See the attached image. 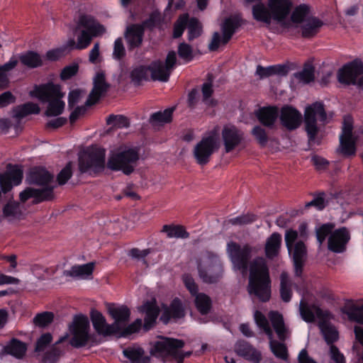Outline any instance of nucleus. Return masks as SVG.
Here are the masks:
<instances>
[{"mask_svg":"<svg viewBox=\"0 0 363 363\" xmlns=\"http://www.w3.org/2000/svg\"><path fill=\"white\" fill-rule=\"evenodd\" d=\"M230 259L235 270L245 274L249 269L247 291L262 302H267L271 297V279L265 258L257 257L250 262L254 248L249 244L241 245L230 242L227 245Z\"/></svg>","mask_w":363,"mask_h":363,"instance_id":"obj_1","label":"nucleus"},{"mask_svg":"<svg viewBox=\"0 0 363 363\" xmlns=\"http://www.w3.org/2000/svg\"><path fill=\"white\" fill-rule=\"evenodd\" d=\"M292 9L290 0H267L264 3L254 4L252 8L253 18L259 22L270 24L272 20L278 23L283 22L289 15Z\"/></svg>","mask_w":363,"mask_h":363,"instance_id":"obj_2","label":"nucleus"},{"mask_svg":"<svg viewBox=\"0 0 363 363\" xmlns=\"http://www.w3.org/2000/svg\"><path fill=\"white\" fill-rule=\"evenodd\" d=\"M317 116L322 122H325L327 119L324 105L321 102L313 103L308 106L304 112L305 130L310 146L319 145L321 143V138L318 137L319 128L317 126Z\"/></svg>","mask_w":363,"mask_h":363,"instance_id":"obj_3","label":"nucleus"},{"mask_svg":"<svg viewBox=\"0 0 363 363\" xmlns=\"http://www.w3.org/2000/svg\"><path fill=\"white\" fill-rule=\"evenodd\" d=\"M106 151L104 148L91 147L79 159V169L81 173L97 174L105 167Z\"/></svg>","mask_w":363,"mask_h":363,"instance_id":"obj_4","label":"nucleus"},{"mask_svg":"<svg viewBox=\"0 0 363 363\" xmlns=\"http://www.w3.org/2000/svg\"><path fill=\"white\" fill-rule=\"evenodd\" d=\"M68 328L72 335L69 344L73 347L80 348L88 344L91 335H89L90 324L87 316L83 314L75 315Z\"/></svg>","mask_w":363,"mask_h":363,"instance_id":"obj_5","label":"nucleus"},{"mask_svg":"<svg viewBox=\"0 0 363 363\" xmlns=\"http://www.w3.org/2000/svg\"><path fill=\"white\" fill-rule=\"evenodd\" d=\"M138 160V150L130 148L111 155L108 160L107 167L113 171L121 170L129 175L133 172Z\"/></svg>","mask_w":363,"mask_h":363,"instance_id":"obj_6","label":"nucleus"},{"mask_svg":"<svg viewBox=\"0 0 363 363\" xmlns=\"http://www.w3.org/2000/svg\"><path fill=\"white\" fill-rule=\"evenodd\" d=\"M220 143L216 133L212 132L202 139L195 145L193 155L198 164L204 166L207 164L212 155L218 150Z\"/></svg>","mask_w":363,"mask_h":363,"instance_id":"obj_7","label":"nucleus"},{"mask_svg":"<svg viewBox=\"0 0 363 363\" xmlns=\"http://www.w3.org/2000/svg\"><path fill=\"white\" fill-rule=\"evenodd\" d=\"M185 342L182 340L160 337L159 340L152 343L151 355L156 357L175 358L177 351L184 347Z\"/></svg>","mask_w":363,"mask_h":363,"instance_id":"obj_8","label":"nucleus"},{"mask_svg":"<svg viewBox=\"0 0 363 363\" xmlns=\"http://www.w3.org/2000/svg\"><path fill=\"white\" fill-rule=\"evenodd\" d=\"M177 62V54L174 51L168 52L164 63L160 60L152 62L149 66L152 80L167 82Z\"/></svg>","mask_w":363,"mask_h":363,"instance_id":"obj_9","label":"nucleus"},{"mask_svg":"<svg viewBox=\"0 0 363 363\" xmlns=\"http://www.w3.org/2000/svg\"><path fill=\"white\" fill-rule=\"evenodd\" d=\"M240 26L239 20L235 17H230L225 20L221 26L223 38L220 39V35L218 32L213 34L211 43L208 45V49L211 51L218 50L220 43L223 45L227 44L235 33L236 29Z\"/></svg>","mask_w":363,"mask_h":363,"instance_id":"obj_10","label":"nucleus"},{"mask_svg":"<svg viewBox=\"0 0 363 363\" xmlns=\"http://www.w3.org/2000/svg\"><path fill=\"white\" fill-rule=\"evenodd\" d=\"M363 74V63L354 60L338 70L337 79L341 84L357 85L358 79Z\"/></svg>","mask_w":363,"mask_h":363,"instance_id":"obj_11","label":"nucleus"},{"mask_svg":"<svg viewBox=\"0 0 363 363\" xmlns=\"http://www.w3.org/2000/svg\"><path fill=\"white\" fill-rule=\"evenodd\" d=\"M221 136L225 153L239 147L245 140L244 132L233 125H224Z\"/></svg>","mask_w":363,"mask_h":363,"instance_id":"obj_12","label":"nucleus"},{"mask_svg":"<svg viewBox=\"0 0 363 363\" xmlns=\"http://www.w3.org/2000/svg\"><path fill=\"white\" fill-rule=\"evenodd\" d=\"M199 274L202 281L207 284L217 283L223 277V267L218 259H210L206 264L198 266Z\"/></svg>","mask_w":363,"mask_h":363,"instance_id":"obj_13","label":"nucleus"},{"mask_svg":"<svg viewBox=\"0 0 363 363\" xmlns=\"http://www.w3.org/2000/svg\"><path fill=\"white\" fill-rule=\"evenodd\" d=\"M93 88L89 94L85 105L91 106L97 103L100 98L104 96L111 87V84L106 82L104 72H98L93 79Z\"/></svg>","mask_w":363,"mask_h":363,"instance_id":"obj_14","label":"nucleus"},{"mask_svg":"<svg viewBox=\"0 0 363 363\" xmlns=\"http://www.w3.org/2000/svg\"><path fill=\"white\" fill-rule=\"evenodd\" d=\"M106 307L108 313L114 320L111 323V325H113L114 334H118L121 330V325L129 320L130 311L125 305L117 306L114 303H107Z\"/></svg>","mask_w":363,"mask_h":363,"instance_id":"obj_15","label":"nucleus"},{"mask_svg":"<svg viewBox=\"0 0 363 363\" xmlns=\"http://www.w3.org/2000/svg\"><path fill=\"white\" fill-rule=\"evenodd\" d=\"M31 96L38 98L42 102H49L57 99H62L65 94L61 92L60 86L52 83L35 86V89L30 92Z\"/></svg>","mask_w":363,"mask_h":363,"instance_id":"obj_16","label":"nucleus"},{"mask_svg":"<svg viewBox=\"0 0 363 363\" xmlns=\"http://www.w3.org/2000/svg\"><path fill=\"white\" fill-rule=\"evenodd\" d=\"M234 351L238 356L252 363H259L262 359L261 352L245 340H238L235 342Z\"/></svg>","mask_w":363,"mask_h":363,"instance_id":"obj_17","label":"nucleus"},{"mask_svg":"<svg viewBox=\"0 0 363 363\" xmlns=\"http://www.w3.org/2000/svg\"><path fill=\"white\" fill-rule=\"evenodd\" d=\"M140 313L145 314L143 329L145 331L150 330L156 323L160 313V308L157 306L155 299L147 301L138 308Z\"/></svg>","mask_w":363,"mask_h":363,"instance_id":"obj_18","label":"nucleus"},{"mask_svg":"<svg viewBox=\"0 0 363 363\" xmlns=\"http://www.w3.org/2000/svg\"><path fill=\"white\" fill-rule=\"evenodd\" d=\"M268 318L272 326V330L277 335V340L285 342L291 335L289 328L285 325L283 315L278 311H272L268 314Z\"/></svg>","mask_w":363,"mask_h":363,"instance_id":"obj_19","label":"nucleus"},{"mask_svg":"<svg viewBox=\"0 0 363 363\" xmlns=\"http://www.w3.org/2000/svg\"><path fill=\"white\" fill-rule=\"evenodd\" d=\"M301 113L291 106H284L281 109V123L289 130H293L298 128L301 125Z\"/></svg>","mask_w":363,"mask_h":363,"instance_id":"obj_20","label":"nucleus"},{"mask_svg":"<svg viewBox=\"0 0 363 363\" xmlns=\"http://www.w3.org/2000/svg\"><path fill=\"white\" fill-rule=\"evenodd\" d=\"M185 309L182 301L179 298L172 300L169 306H163V312L160 320L167 324L171 319L177 320L185 316Z\"/></svg>","mask_w":363,"mask_h":363,"instance_id":"obj_21","label":"nucleus"},{"mask_svg":"<svg viewBox=\"0 0 363 363\" xmlns=\"http://www.w3.org/2000/svg\"><path fill=\"white\" fill-rule=\"evenodd\" d=\"M349 240L350 235L345 228L337 229L328 238V249L333 252H342Z\"/></svg>","mask_w":363,"mask_h":363,"instance_id":"obj_22","label":"nucleus"},{"mask_svg":"<svg viewBox=\"0 0 363 363\" xmlns=\"http://www.w3.org/2000/svg\"><path fill=\"white\" fill-rule=\"evenodd\" d=\"M144 34L143 28L140 24H131L126 28L124 37L130 50L142 45Z\"/></svg>","mask_w":363,"mask_h":363,"instance_id":"obj_23","label":"nucleus"},{"mask_svg":"<svg viewBox=\"0 0 363 363\" xmlns=\"http://www.w3.org/2000/svg\"><path fill=\"white\" fill-rule=\"evenodd\" d=\"M90 318L94 330L99 335H101L103 336L115 335L114 330H113V325L106 323V318L100 311L96 309H91L90 312Z\"/></svg>","mask_w":363,"mask_h":363,"instance_id":"obj_24","label":"nucleus"},{"mask_svg":"<svg viewBox=\"0 0 363 363\" xmlns=\"http://www.w3.org/2000/svg\"><path fill=\"white\" fill-rule=\"evenodd\" d=\"M299 313L301 318L306 323L314 322L315 315L319 318H323L328 315L327 311H323L315 304L309 305L304 299L300 301Z\"/></svg>","mask_w":363,"mask_h":363,"instance_id":"obj_25","label":"nucleus"},{"mask_svg":"<svg viewBox=\"0 0 363 363\" xmlns=\"http://www.w3.org/2000/svg\"><path fill=\"white\" fill-rule=\"evenodd\" d=\"M259 122L265 128H272L279 116L277 106H264L255 113Z\"/></svg>","mask_w":363,"mask_h":363,"instance_id":"obj_26","label":"nucleus"},{"mask_svg":"<svg viewBox=\"0 0 363 363\" xmlns=\"http://www.w3.org/2000/svg\"><path fill=\"white\" fill-rule=\"evenodd\" d=\"M324 23L318 17L311 16L307 17L301 26V36L305 38L315 37L323 26Z\"/></svg>","mask_w":363,"mask_h":363,"instance_id":"obj_27","label":"nucleus"},{"mask_svg":"<svg viewBox=\"0 0 363 363\" xmlns=\"http://www.w3.org/2000/svg\"><path fill=\"white\" fill-rule=\"evenodd\" d=\"M80 26L90 31L94 36H100L106 31V28L90 15L83 14L79 16L77 28Z\"/></svg>","mask_w":363,"mask_h":363,"instance_id":"obj_28","label":"nucleus"},{"mask_svg":"<svg viewBox=\"0 0 363 363\" xmlns=\"http://www.w3.org/2000/svg\"><path fill=\"white\" fill-rule=\"evenodd\" d=\"M53 178V175L45 168L35 167L30 171L27 181L30 184L47 186Z\"/></svg>","mask_w":363,"mask_h":363,"instance_id":"obj_29","label":"nucleus"},{"mask_svg":"<svg viewBox=\"0 0 363 363\" xmlns=\"http://www.w3.org/2000/svg\"><path fill=\"white\" fill-rule=\"evenodd\" d=\"M306 256V247L302 241H298L294 246L293 255L294 275L302 279L303 267Z\"/></svg>","mask_w":363,"mask_h":363,"instance_id":"obj_30","label":"nucleus"},{"mask_svg":"<svg viewBox=\"0 0 363 363\" xmlns=\"http://www.w3.org/2000/svg\"><path fill=\"white\" fill-rule=\"evenodd\" d=\"M281 235L279 233H273L267 240L264 245V254L267 259H274L278 257L281 246Z\"/></svg>","mask_w":363,"mask_h":363,"instance_id":"obj_31","label":"nucleus"},{"mask_svg":"<svg viewBox=\"0 0 363 363\" xmlns=\"http://www.w3.org/2000/svg\"><path fill=\"white\" fill-rule=\"evenodd\" d=\"M6 354H10L16 359H23L27 351V345L16 339L12 338L3 348Z\"/></svg>","mask_w":363,"mask_h":363,"instance_id":"obj_32","label":"nucleus"},{"mask_svg":"<svg viewBox=\"0 0 363 363\" xmlns=\"http://www.w3.org/2000/svg\"><path fill=\"white\" fill-rule=\"evenodd\" d=\"M269 345L272 353L279 359L286 362H289V354L288 348L284 342L278 341L274 337V335L269 337Z\"/></svg>","mask_w":363,"mask_h":363,"instance_id":"obj_33","label":"nucleus"},{"mask_svg":"<svg viewBox=\"0 0 363 363\" xmlns=\"http://www.w3.org/2000/svg\"><path fill=\"white\" fill-rule=\"evenodd\" d=\"M94 268V263L89 262L82 265H74L69 270L63 272L65 277L72 278H85L92 274Z\"/></svg>","mask_w":363,"mask_h":363,"instance_id":"obj_34","label":"nucleus"},{"mask_svg":"<svg viewBox=\"0 0 363 363\" xmlns=\"http://www.w3.org/2000/svg\"><path fill=\"white\" fill-rule=\"evenodd\" d=\"M123 355L129 360L123 363H150V359L145 356V351L141 347H128L123 351Z\"/></svg>","mask_w":363,"mask_h":363,"instance_id":"obj_35","label":"nucleus"},{"mask_svg":"<svg viewBox=\"0 0 363 363\" xmlns=\"http://www.w3.org/2000/svg\"><path fill=\"white\" fill-rule=\"evenodd\" d=\"M68 336L69 335L66 334L63 337H61L51 349L44 354L42 359L43 363H57L59 361L60 358L64 354V352L58 345L65 341Z\"/></svg>","mask_w":363,"mask_h":363,"instance_id":"obj_36","label":"nucleus"},{"mask_svg":"<svg viewBox=\"0 0 363 363\" xmlns=\"http://www.w3.org/2000/svg\"><path fill=\"white\" fill-rule=\"evenodd\" d=\"M40 111V107L37 104L28 102L15 107L13 109V116L17 120H21L30 114H38Z\"/></svg>","mask_w":363,"mask_h":363,"instance_id":"obj_37","label":"nucleus"},{"mask_svg":"<svg viewBox=\"0 0 363 363\" xmlns=\"http://www.w3.org/2000/svg\"><path fill=\"white\" fill-rule=\"evenodd\" d=\"M292 283L289 279L287 272H283L280 275V296L281 300L288 303L291 301L292 296L291 290Z\"/></svg>","mask_w":363,"mask_h":363,"instance_id":"obj_38","label":"nucleus"},{"mask_svg":"<svg viewBox=\"0 0 363 363\" xmlns=\"http://www.w3.org/2000/svg\"><path fill=\"white\" fill-rule=\"evenodd\" d=\"M18 62L17 59L12 57L9 62L0 66V89H4L9 87V72L16 67Z\"/></svg>","mask_w":363,"mask_h":363,"instance_id":"obj_39","label":"nucleus"},{"mask_svg":"<svg viewBox=\"0 0 363 363\" xmlns=\"http://www.w3.org/2000/svg\"><path fill=\"white\" fill-rule=\"evenodd\" d=\"M20 62L28 68H35L43 65L40 55L33 51H28L19 56Z\"/></svg>","mask_w":363,"mask_h":363,"instance_id":"obj_40","label":"nucleus"},{"mask_svg":"<svg viewBox=\"0 0 363 363\" xmlns=\"http://www.w3.org/2000/svg\"><path fill=\"white\" fill-rule=\"evenodd\" d=\"M161 232L166 233L169 238L186 239L189 237V233L181 225H164L162 226Z\"/></svg>","mask_w":363,"mask_h":363,"instance_id":"obj_41","label":"nucleus"},{"mask_svg":"<svg viewBox=\"0 0 363 363\" xmlns=\"http://www.w3.org/2000/svg\"><path fill=\"white\" fill-rule=\"evenodd\" d=\"M23 213L19 203L15 201H9L3 208V216L9 221L20 219Z\"/></svg>","mask_w":363,"mask_h":363,"instance_id":"obj_42","label":"nucleus"},{"mask_svg":"<svg viewBox=\"0 0 363 363\" xmlns=\"http://www.w3.org/2000/svg\"><path fill=\"white\" fill-rule=\"evenodd\" d=\"M174 108L165 109L164 111H157L152 113L149 119L150 123L152 125H162L170 123L172 120V113Z\"/></svg>","mask_w":363,"mask_h":363,"instance_id":"obj_43","label":"nucleus"},{"mask_svg":"<svg viewBox=\"0 0 363 363\" xmlns=\"http://www.w3.org/2000/svg\"><path fill=\"white\" fill-rule=\"evenodd\" d=\"M320 328L328 345H334L333 342L338 340V332L331 324L323 322L320 324Z\"/></svg>","mask_w":363,"mask_h":363,"instance_id":"obj_44","label":"nucleus"},{"mask_svg":"<svg viewBox=\"0 0 363 363\" xmlns=\"http://www.w3.org/2000/svg\"><path fill=\"white\" fill-rule=\"evenodd\" d=\"M195 296V305L197 310L202 315L208 314L212 306L211 298L203 293H197Z\"/></svg>","mask_w":363,"mask_h":363,"instance_id":"obj_45","label":"nucleus"},{"mask_svg":"<svg viewBox=\"0 0 363 363\" xmlns=\"http://www.w3.org/2000/svg\"><path fill=\"white\" fill-rule=\"evenodd\" d=\"M337 150L345 157L354 155L356 152L354 138H340V146Z\"/></svg>","mask_w":363,"mask_h":363,"instance_id":"obj_46","label":"nucleus"},{"mask_svg":"<svg viewBox=\"0 0 363 363\" xmlns=\"http://www.w3.org/2000/svg\"><path fill=\"white\" fill-rule=\"evenodd\" d=\"M186 28L188 30V40L189 41L199 38L203 32L202 25L196 18H189L188 17Z\"/></svg>","mask_w":363,"mask_h":363,"instance_id":"obj_47","label":"nucleus"},{"mask_svg":"<svg viewBox=\"0 0 363 363\" xmlns=\"http://www.w3.org/2000/svg\"><path fill=\"white\" fill-rule=\"evenodd\" d=\"M310 7L306 4L296 6L291 15V20L295 23H303L307 17H310Z\"/></svg>","mask_w":363,"mask_h":363,"instance_id":"obj_48","label":"nucleus"},{"mask_svg":"<svg viewBox=\"0 0 363 363\" xmlns=\"http://www.w3.org/2000/svg\"><path fill=\"white\" fill-rule=\"evenodd\" d=\"M202 101L210 107H215L218 104L217 100L211 96L213 94L212 82H205L201 86Z\"/></svg>","mask_w":363,"mask_h":363,"instance_id":"obj_49","label":"nucleus"},{"mask_svg":"<svg viewBox=\"0 0 363 363\" xmlns=\"http://www.w3.org/2000/svg\"><path fill=\"white\" fill-rule=\"evenodd\" d=\"M315 69L311 65H306L301 72L294 74V78L304 84H308L315 79Z\"/></svg>","mask_w":363,"mask_h":363,"instance_id":"obj_50","label":"nucleus"},{"mask_svg":"<svg viewBox=\"0 0 363 363\" xmlns=\"http://www.w3.org/2000/svg\"><path fill=\"white\" fill-rule=\"evenodd\" d=\"M254 318L257 325L264 331L268 338L274 335L269 320L261 311H256L254 313Z\"/></svg>","mask_w":363,"mask_h":363,"instance_id":"obj_51","label":"nucleus"},{"mask_svg":"<svg viewBox=\"0 0 363 363\" xmlns=\"http://www.w3.org/2000/svg\"><path fill=\"white\" fill-rule=\"evenodd\" d=\"M251 134L260 147H265L269 142L268 133L261 125H255L251 130Z\"/></svg>","mask_w":363,"mask_h":363,"instance_id":"obj_52","label":"nucleus"},{"mask_svg":"<svg viewBox=\"0 0 363 363\" xmlns=\"http://www.w3.org/2000/svg\"><path fill=\"white\" fill-rule=\"evenodd\" d=\"M65 108V103L61 99L52 100L48 102V106L45 111V115L48 116H57L60 115Z\"/></svg>","mask_w":363,"mask_h":363,"instance_id":"obj_53","label":"nucleus"},{"mask_svg":"<svg viewBox=\"0 0 363 363\" xmlns=\"http://www.w3.org/2000/svg\"><path fill=\"white\" fill-rule=\"evenodd\" d=\"M257 220V216L253 213H247L240 215L236 218H230L225 223L232 225H248Z\"/></svg>","mask_w":363,"mask_h":363,"instance_id":"obj_54","label":"nucleus"},{"mask_svg":"<svg viewBox=\"0 0 363 363\" xmlns=\"http://www.w3.org/2000/svg\"><path fill=\"white\" fill-rule=\"evenodd\" d=\"M54 319L52 312H43L37 314L33 318V323L40 328H45L50 325Z\"/></svg>","mask_w":363,"mask_h":363,"instance_id":"obj_55","label":"nucleus"},{"mask_svg":"<svg viewBox=\"0 0 363 363\" xmlns=\"http://www.w3.org/2000/svg\"><path fill=\"white\" fill-rule=\"evenodd\" d=\"M177 52L179 57L185 62L191 61L194 57L192 47L186 43H182L178 45Z\"/></svg>","mask_w":363,"mask_h":363,"instance_id":"obj_56","label":"nucleus"},{"mask_svg":"<svg viewBox=\"0 0 363 363\" xmlns=\"http://www.w3.org/2000/svg\"><path fill=\"white\" fill-rule=\"evenodd\" d=\"M53 186H46L43 189H35V201L34 203H38L45 201H50L54 198Z\"/></svg>","mask_w":363,"mask_h":363,"instance_id":"obj_57","label":"nucleus"},{"mask_svg":"<svg viewBox=\"0 0 363 363\" xmlns=\"http://www.w3.org/2000/svg\"><path fill=\"white\" fill-rule=\"evenodd\" d=\"M149 66L147 67L140 66L135 68L130 73L132 82L135 85H140L143 79H147Z\"/></svg>","mask_w":363,"mask_h":363,"instance_id":"obj_58","label":"nucleus"},{"mask_svg":"<svg viewBox=\"0 0 363 363\" xmlns=\"http://www.w3.org/2000/svg\"><path fill=\"white\" fill-rule=\"evenodd\" d=\"M107 124H113L118 128H128L130 126L129 119L124 116L110 115L106 119Z\"/></svg>","mask_w":363,"mask_h":363,"instance_id":"obj_59","label":"nucleus"},{"mask_svg":"<svg viewBox=\"0 0 363 363\" xmlns=\"http://www.w3.org/2000/svg\"><path fill=\"white\" fill-rule=\"evenodd\" d=\"M188 23V14L181 16L174 25L173 37L179 38L183 34Z\"/></svg>","mask_w":363,"mask_h":363,"instance_id":"obj_60","label":"nucleus"},{"mask_svg":"<svg viewBox=\"0 0 363 363\" xmlns=\"http://www.w3.org/2000/svg\"><path fill=\"white\" fill-rule=\"evenodd\" d=\"M92 33L90 31L82 30L81 34L77 38L76 49L82 50L87 48L92 40Z\"/></svg>","mask_w":363,"mask_h":363,"instance_id":"obj_61","label":"nucleus"},{"mask_svg":"<svg viewBox=\"0 0 363 363\" xmlns=\"http://www.w3.org/2000/svg\"><path fill=\"white\" fill-rule=\"evenodd\" d=\"M142 319L138 318L133 323L123 328L121 326V330L118 333L120 337H127L133 333H137L142 327Z\"/></svg>","mask_w":363,"mask_h":363,"instance_id":"obj_62","label":"nucleus"},{"mask_svg":"<svg viewBox=\"0 0 363 363\" xmlns=\"http://www.w3.org/2000/svg\"><path fill=\"white\" fill-rule=\"evenodd\" d=\"M333 228L334 225L331 223H326L322 225L318 229H317L316 237L320 245L323 243L328 235H331V233H333L332 230Z\"/></svg>","mask_w":363,"mask_h":363,"instance_id":"obj_63","label":"nucleus"},{"mask_svg":"<svg viewBox=\"0 0 363 363\" xmlns=\"http://www.w3.org/2000/svg\"><path fill=\"white\" fill-rule=\"evenodd\" d=\"M72 175V163L68 162L57 174V181L60 185H63L71 178Z\"/></svg>","mask_w":363,"mask_h":363,"instance_id":"obj_64","label":"nucleus"}]
</instances>
